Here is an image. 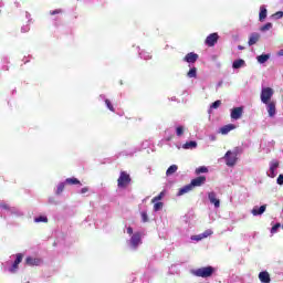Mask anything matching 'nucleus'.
Masks as SVG:
<instances>
[{
    "instance_id": "2",
    "label": "nucleus",
    "mask_w": 283,
    "mask_h": 283,
    "mask_svg": "<svg viewBox=\"0 0 283 283\" xmlns=\"http://www.w3.org/2000/svg\"><path fill=\"white\" fill-rule=\"evenodd\" d=\"M132 184V176L127 174V171H120L119 177L117 179L118 189H127Z\"/></svg>"
},
{
    "instance_id": "25",
    "label": "nucleus",
    "mask_w": 283,
    "mask_h": 283,
    "mask_svg": "<svg viewBox=\"0 0 283 283\" xmlns=\"http://www.w3.org/2000/svg\"><path fill=\"white\" fill-rule=\"evenodd\" d=\"M266 19V8L260 7L259 20L264 21Z\"/></svg>"
},
{
    "instance_id": "16",
    "label": "nucleus",
    "mask_w": 283,
    "mask_h": 283,
    "mask_svg": "<svg viewBox=\"0 0 283 283\" xmlns=\"http://www.w3.org/2000/svg\"><path fill=\"white\" fill-rule=\"evenodd\" d=\"M233 129H235V125L228 124L220 128V134L227 136V134H229V132H233Z\"/></svg>"
},
{
    "instance_id": "32",
    "label": "nucleus",
    "mask_w": 283,
    "mask_h": 283,
    "mask_svg": "<svg viewBox=\"0 0 283 283\" xmlns=\"http://www.w3.org/2000/svg\"><path fill=\"white\" fill-rule=\"evenodd\" d=\"M182 134H185V127L178 126V127L176 128V135H177V136H182Z\"/></svg>"
},
{
    "instance_id": "1",
    "label": "nucleus",
    "mask_w": 283,
    "mask_h": 283,
    "mask_svg": "<svg viewBox=\"0 0 283 283\" xmlns=\"http://www.w3.org/2000/svg\"><path fill=\"white\" fill-rule=\"evenodd\" d=\"M238 154H240V148H234L233 151L228 150L224 155L226 165L228 167H234L235 163H238Z\"/></svg>"
},
{
    "instance_id": "21",
    "label": "nucleus",
    "mask_w": 283,
    "mask_h": 283,
    "mask_svg": "<svg viewBox=\"0 0 283 283\" xmlns=\"http://www.w3.org/2000/svg\"><path fill=\"white\" fill-rule=\"evenodd\" d=\"M196 147H198V143L196 142H187L182 146L184 149H196Z\"/></svg>"
},
{
    "instance_id": "35",
    "label": "nucleus",
    "mask_w": 283,
    "mask_h": 283,
    "mask_svg": "<svg viewBox=\"0 0 283 283\" xmlns=\"http://www.w3.org/2000/svg\"><path fill=\"white\" fill-rule=\"evenodd\" d=\"M191 240H195L196 242H200V240H205V237L202 234L192 235Z\"/></svg>"
},
{
    "instance_id": "14",
    "label": "nucleus",
    "mask_w": 283,
    "mask_h": 283,
    "mask_svg": "<svg viewBox=\"0 0 283 283\" xmlns=\"http://www.w3.org/2000/svg\"><path fill=\"white\" fill-rule=\"evenodd\" d=\"M259 280L262 283H271V274H269L266 271L260 272Z\"/></svg>"
},
{
    "instance_id": "8",
    "label": "nucleus",
    "mask_w": 283,
    "mask_h": 283,
    "mask_svg": "<svg viewBox=\"0 0 283 283\" xmlns=\"http://www.w3.org/2000/svg\"><path fill=\"white\" fill-rule=\"evenodd\" d=\"M207 182L206 176H199L190 181V185L193 187H202Z\"/></svg>"
},
{
    "instance_id": "9",
    "label": "nucleus",
    "mask_w": 283,
    "mask_h": 283,
    "mask_svg": "<svg viewBox=\"0 0 283 283\" xmlns=\"http://www.w3.org/2000/svg\"><path fill=\"white\" fill-rule=\"evenodd\" d=\"M23 262V255L21 253L15 254V260L12 266L9 269L10 273H14L19 269V263Z\"/></svg>"
},
{
    "instance_id": "22",
    "label": "nucleus",
    "mask_w": 283,
    "mask_h": 283,
    "mask_svg": "<svg viewBox=\"0 0 283 283\" xmlns=\"http://www.w3.org/2000/svg\"><path fill=\"white\" fill-rule=\"evenodd\" d=\"M64 185H81V180L77 178H66Z\"/></svg>"
},
{
    "instance_id": "15",
    "label": "nucleus",
    "mask_w": 283,
    "mask_h": 283,
    "mask_svg": "<svg viewBox=\"0 0 283 283\" xmlns=\"http://www.w3.org/2000/svg\"><path fill=\"white\" fill-rule=\"evenodd\" d=\"M208 198L211 202V205H214L216 209L220 207V199L216 197V192H209Z\"/></svg>"
},
{
    "instance_id": "7",
    "label": "nucleus",
    "mask_w": 283,
    "mask_h": 283,
    "mask_svg": "<svg viewBox=\"0 0 283 283\" xmlns=\"http://www.w3.org/2000/svg\"><path fill=\"white\" fill-rule=\"evenodd\" d=\"M264 105H266V111H268L270 118H273V116H275V114H277V109L275 107V101L264 103Z\"/></svg>"
},
{
    "instance_id": "4",
    "label": "nucleus",
    "mask_w": 283,
    "mask_h": 283,
    "mask_svg": "<svg viewBox=\"0 0 283 283\" xmlns=\"http://www.w3.org/2000/svg\"><path fill=\"white\" fill-rule=\"evenodd\" d=\"M273 94H275V91L271 87H263L261 91V102L264 103H271V98H273Z\"/></svg>"
},
{
    "instance_id": "47",
    "label": "nucleus",
    "mask_w": 283,
    "mask_h": 283,
    "mask_svg": "<svg viewBox=\"0 0 283 283\" xmlns=\"http://www.w3.org/2000/svg\"><path fill=\"white\" fill-rule=\"evenodd\" d=\"M279 56H283V52L282 51L279 52Z\"/></svg>"
},
{
    "instance_id": "24",
    "label": "nucleus",
    "mask_w": 283,
    "mask_h": 283,
    "mask_svg": "<svg viewBox=\"0 0 283 283\" xmlns=\"http://www.w3.org/2000/svg\"><path fill=\"white\" fill-rule=\"evenodd\" d=\"M178 171V167L176 165H171L167 171H166V176H174V174H176Z\"/></svg>"
},
{
    "instance_id": "26",
    "label": "nucleus",
    "mask_w": 283,
    "mask_h": 283,
    "mask_svg": "<svg viewBox=\"0 0 283 283\" xmlns=\"http://www.w3.org/2000/svg\"><path fill=\"white\" fill-rule=\"evenodd\" d=\"M270 59V55L269 54H261L256 57L258 62L259 63H266V61H269Z\"/></svg>"
},
{
    "instance_id": "3",
    "label": "nucleus",
    "mask_w": 283,
    "mask_h": 283,
    "mask_svg": "<svg viewBox=\"0 0 283 283\" xmlns=\"http://www.w3.org/2000/svg\"><path fill=\"white\" fill-rule=\"evenodd\" d=\"M214 272H216V269L213 266H206V268L197 269L195 271V275L197 277H211Z\"/></svg>"
},
{
    "instance_id": "46",
    "label": "nucleus",
    "mask_w": 283,
    "mask_h": 283,
    "mask_svg": "<svg viewBox=\"0 0 283 283\" xmlns=\"http://www.w3.org/2000/svg\"><path fill=\"white\" fill-rule=\"evenodd\" d=\"M238 50H244V46L239 45V46H238Z\"/></svg>"
},
{
    "instance_id": "28",
    "label": "nucleus",
    "mask_w": 283,
    "mask_h": 283,
    "mask_svg": "<svg viewBox=\"0 0 283 283\" xmlns=\"http://www.w3.org/2000/svg\"><path fill=\"white\" fill-rule=\"evenodd\" d=\"M153 203H154V211H160L164 207V203L160 202V201L159 202L156 201V202H153Z\"/></svg>"
},
{
    "instance_id": "38",
    "label": "nucleus",
    "mask_w": 283,
    "mask_h": 283,
    "mask_svg": "<svg viewBox=\"0 0 283 283\" xmlns=\"http://www.w3.org/2000/svg\"><path fill=\"white\" fill-rule=\"evenodd\" d=\"M280 227H282V224L280 223L274 224L271 229V233H277V229H280Z\"/></svg>"
},
{
    "instance_id": "37",
    "label": "nucleus",
    "mask_w": 283,
    "mask_h": 283,
    "mask_svg": "<svg viewBox=\"0 0 283 283\" xmlns=\"http://www.w3.org/2000/svg\"><path fill=\"white\" fill-rule=\"evenodd\" d=\"M105 105L111 112H114V105H112V102L109 99H105Z\"/></svg>"
},
{
    "instance_id": "30",
    "label": "nucleus",
    "mask_w": 283,
    "mask_h": 283,
    "mask_svg": "<svg viewBox=\"0 0 283 283\" xmlns=\"http://www.w3.org/2000/svg\"><path fill=\"white\" fill-rule=\"evenodd\" d=\"M273 28V24L271 22L265 23L263 27H261V32H266V30H271Z\"/></svg>"
},
{
    "instance_id": "12",
    "label": "nucleus",
    "mask_w": 283,
    "mask_h": 283,
    "mask_svg": "<svg viewBox=\"0 0 283 283\" xmlns=\"http://www.w3.org/2000/svg\"><path fill=\"white\" fill-rule=\"evenodd\" d=\"M262 35H260V33L258 32H253L250 34V38H249V41H248V44L251 46V45H255V43H258L260 41Z\"/></svg>"
},
{
    "instance_id": "6",
    "label": "nucleus",
    "mask_w": 283,
    "mask_h": 283,
    "mask_svg": "<svg viewBox=\"0 0 283 283\" xmlns=\"http://www.w3.org/2000/svg\"><path fill=\"white\" fill-rule=\"evenodd\" d=\"M242 114H244V107L240 106L232 108L230 116L233 120H240V118H242Z\"/></svg>"
},
{
    "instance_id": "11",
    "label": "nucleus",
    "mask_w": 283,
    "mask_h": 283,
    "mask_svg": "<svg viewBox=\"0 0 283 283\" xmlns=\"http://www.w3.org/2000/svg\"><path fill=\"white\" fill-rule=\"evenodd\" d=\"M198 59H199L198 53L190 52V53L186 54V56L184 57V61L186 63H196V61H198Z\"/></svg>"
},
{
    "instance_id": "10",
    "label": "nucleus",
    "mask_w": 283,
    "mask_h": 283,
    "mask_svg": "<svg viewBox=\"0 0 283 283\" xmlns=\"http://www.w3.org/2000/svg\"><path fill=\"white\" fill-rule=\"evenodd\" d=\"M280 167V161L277 160H272L270 163V174H268L269 178H275V170Z\"/></svg>"
},
{
    "instance_id": "17",
    "label": "nucleus",
    "mask_w": 283,
    "mask_h": 283,
    "mask_svg": "<svg viewBox=\"0 0 283 283\" xmlns=\"http://www.w3.org/2000/svg\"><path fill=\"white\" fill-rule=\"evenodd\" d=\"M130 244L136 249L140 244V233H134L130 238Z\"/></svg>"
},
{
    "instance_id": "19",
    "label": "nucleus",
    "mask_w": 283,
    "mask_h": 283,
    "mask_svg": "<svg viewBox=\"0 0 283 283\" xmlns=\"http://www.w3.org/2000/svg\"><path fill=\"white\" fill-rule=\"evenodd\" d=\"M196 176H200V174H209V168L207 166H200L195 170Z\"/></svg>"
},
{
    "instance_id": "5",
    "label": "nucleus",
    "mask_w": 283,
    "mask_h": 283,
    "mask_svg": "<svg viewBox=\"0 0 283 283\" xmlns=\"http://www.w3.org/2000/svg\"><path fill=\"white\" fill-rule=\"evenodd\" d=\"M219 39H220V35H218V33H211L206 38L205 43L206 45H208V48H213V45L218 43Z\"/></svg>"
},
{
    "instance_id": "27",
    "label": "nucleus",
    "mask_w": 283,
    "mask_h": 283,
    "mask_svg": "<svg viewBox=\"0 0 283 283\" xmlns=\"http://www.w3.org/2000/svg\"><path fill=\"white\" fill-rule=\"evenodd\" d=\"M242 65H244V60H235L232 64V67L234 70H240V67H242Z\"/></svg>"
},
{
    "instance_id": "18",
    "label": "nucleus",
    "mask_w": 283,
    "mask_h": 283,
    "mask_svg": "<svg viewBox=\"0 0 283 283\" xmlns=\"http://www.w3.org/2000/svg\"><path fill=\"white\" fill-rule=\"evenodd\" d=\"M193 187L191 184L184 186L179 189L177 196H185V193H189V191H192Z\"/></svg>"
},
{
    "instance_id": "33",
    "label": "nucleus",
    "mask_w": 283,
    "mask_h": 283,
    "mask_svg": "<svg viewBox=\"0 0 283 283\" xmlns=\"http://www.w3.org/2000/svg\"><path fill=\"white\" fill-rule=\"evenodd\" d=\"M220 105H222V101L217 99L216 102L212 103L211 107H212V109H218V107H220Z\"/></svg>"
},
{
    "instance_id": "44",
    "label": "nucleus",
    "mask_w": 283,
    "mask_h": 283,
    "mask_svg": "<svg viewBox=\"0 0 283 283\" xmlns=\"http://www.w3.org/2000/svg\"><path fill=\"white\" fill-rule=\"evenodd\" d=\"M87 191H90V189L87 187H84L81 189V193H87Z\"/></svg>"
},
{
    "instance_id": "34",
    "label": "nucleus",
    "mask_w": 283,
    "mask_h": 283,
    "mask_svg": "<svg viewBox=\"0 0 283 283\" xmlns=\"http://www.w3.org/2000/svg\"><path fill=\"white\" fill-rule=\"evenodd\" d=\"M140 216H142V222H149V217L147 216V212L143 211Z\"/></svg>"
},
{
    "instance_id": "43",
    "label": "nucleus",
    "mask_w": 283,
    "mask_h": 283,
    "mask_svg": "<svg viewBox=\"0 0 283 283\" xmlns=\"http://www.w3.org/2000/svg\"><path fill=\"white\" fill-rule=\"evenodd\" d=\"M127 233L128 235H132L134 233V229L132 227L127 228Z\"/></svg>"
},
{
    "instance_id": "42",
    "label": "nucleus",
    "mask_w": 283,
    "mask_h": 283,
    "mask_svg": "<svg viewBox=\"0 0 283 283\" xmlns=\"http://www.w3.org/2000/svg\"><path fill=\"white\" fill-rule=\"evenodd\" d=\"M276 182L277 185H283V175H279Z\"/></svg>"
},
{
    "instance_id": "45",
    "label": "nucleus",
    "mask_w": 283,
    "mask_h": 283,
    "mask_svg": "<svg viewBox=\"0 0 283 283\" xmlns=\"http://www.w3.org/2000/svg\"><path fill=\"white\" fill-rule=\"evenodd\" d=\"M51 14H61V10L56 9L54 11H51Z\"/></svg>"
},
{
    "instance_id": "20",
    "label": "nucleus",
    "mask_w": 283,
    "mask_h": 283,
    "mask_svg": "<svg viewBox=\"0 0 283 283\" xmlns=\"http://www.w3.org/2000/svg\"><path fill=\"white\" fill-rule=\"evenodd\" d=\"M264 211H266V205H263V206H261L259 209H253L252 210V213L254 214V216H262V213H264Z\"/></svg>"
},
{
    "instance_id": "39",
    "label": "nucleus",
    "mask_w": 283,
    "mask_h": 283,
    "mask_svg": "<svg viewBox=\"0 0 283 283\" xmlns=\"http://www.w3.org/2000/svg\"><path fill=\"white\" fill-rule=\"evenodd\" d=\"M274 19H282L283 17V12L282 11H277L272 15Z\"/></svg>"
},
{
    "instance_id": "36",
    "label": "nucleus",
    "mask_w": 283,
    "mask_h": 283,
    "mask_svg": "<svg viewBox=\"0 0 283 283\" xmlns=\"http://www.w3.org/2000/svg\"><path fill=\"white\" fill-rule=\"evenodd\" d=\"M34 222H48V217L40 216L34 219Z\"/></svg>"
},
{
    "instance_id": "29",
    "label": "nucleus",
    "mask_w": 283,
    "mask_h": 283,
    "mask_svg": "<svg viewBox=\"0 0 283 283\" xmlns=\"http://www.w3.org/2000/svg\"><path fill=\"white\" fill-rule=\"evenodd\" d=\"M163 198H165V192L161 191L158 196L151 199V202H159V200H163Z\"/></svg>"
},
{
    "instance_id": "40",
    "label": "nucleus",
    "mask_w": 283,
    "mask_h": 283,
    "mask_svg": "<svg viewBox=\"0 0 283 283\" xmlns=\"http://www.w3.org/2000/svg\"><path fill=\"white\" fill-rule=\"evenodd\" d=\"M0 209H4L6 211H10V206L8 203H0Z\"/></svg>"
},
{
    "instance_id": "13",
    "label": "nucleus",
    "mask_w": 283,
    "mask_h": 283,
    "mask_svg": "<svg viewBox=\"0 0 283 283\" xmlns=\"http://www.w3.org/2000/svg\"><path fill=\"white\" fill-rule=\"evenodd\" d=\"M25 264H28V266H39V264H41V259L28 256L25 259Z\"/></svg>"
},
{
    "instance_id": "23",
    "label": "nucleus",
    "mask_w": 283,
    "mask_h": 283,
    "mask_svg": "<svg viewBox=\"0 0 283 283\" xmlns=\"http://www.w3.org/2000/svg\"><path fill=\"white\" fill-rule=\"evenodd\" d=\"M188 78H196L198 76V69L192 67L187 73Z\"/></svg>"
},
{
    "instance_id": "41",
    "label": "nucleus",
    "mask_w": 283,
    "mask_h": 283,
    "mask_svg": "<svg viewBox=\"0 0 283 283\" xmlns=\"http://www.w3.org/2000/svg\"><path fill=\"white\" fill-rule=\"evenodd\" d=\"M213 233V231H211V230H206L203 233H201L202 234V237H203V239L205 238H209V235H211Z\"/></svg>"
},
{
    "instance_id": "31",
    "label": "nucleus",
    "mask_w": 283,
    "mask_h": 283,
    "mask_svg": "<svg viewBox=\"0 0 283 283\" xmlns=\"http://www.w3.org/2000/svg\"><path fill=\"white\" fill-rule=\"evenodd\" d=\"M64 190H65V182L64 184L62 182L57 186V190H56L57 196L63 193Z\"/></svg>"
}]
</instances>
